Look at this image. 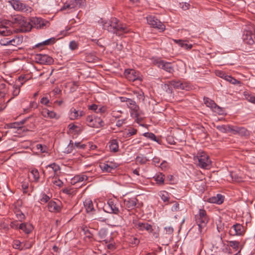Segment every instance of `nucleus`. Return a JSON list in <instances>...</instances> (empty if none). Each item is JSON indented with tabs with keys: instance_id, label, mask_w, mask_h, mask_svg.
Segmentation results:
<instances>
[{
	"instance_id": "nucleus-1",
	"label": "nucleus",
	"mask_w": 255,
	"mask_h": 255,
	"mask_svg": "<svg viewBox=\"0 0 255 255\" xmlns=\"http://www.w3.org/2000/svg\"><path fill=\"white\" fill-rule=\"evenodd\" d=\"M103 27L104 29L118 36H122L130 31V29L126 24L121 23L116 18H113L111 20L104 22Z\"/></svg>"
},
{
	"instance_id": "nucleus-2",
	"label": "nucleus",
	"mask_w": 255,
	"mask_h": 255,
	"mask_svg": "<svg viewBox=\"0 0 255 255\" xmlns=\"http://www.w3.org/2000/svg\"><path fill=\"white\" fill-rule=\"evenodd\" d=\"M195 219L198 226L199 232L201 234L205 231L207 224L209 220L206 211L204 209H200L198 213L195 215Z\"/></svg>"
},
{
	"instance_id": "nucleus-3",
	"label": "nucleus",
	"mask_w": 255,
	"mask_h": 255,
	"mask_svg": "<svg viewBox=\"0 0 255 255\" xmlns=\"http://www.w3.org/2000/svg\"><path fill=\"white\" fill-rule=\"evenodd\" d=\"M255 28L253 24L251 22H248L245 25L244 29V33L243 35V39L245 42L249 45H253L255 43Z\"/></svg>"
},
{
	"instance_id": "nucleus-4",
	"label": "nucleus",
	"mask_w": 255,
	"mask_h": 255,
	"mask_svg": "<svg viewBox=\"0 0 255 255\" xmlns=\"http://www.w3.org/2000/svg\"><path fill=\"white\" fill-rule=\"evenodd\" d=\"M194 160L198 161V165L201 168L208 169L211 166V161L209 159L207 154L203 151L198 152L196 156H195Z\"/></svg>"
},
{
	"instance_id": "nucleus-5",
	"label": "nucleus",
	"mask_w": 255,
	"mask_h": 255,
	"mask_svg": "<svg viewBox=\"0 0 255 255\" xmlns=\"http://www.w3.org/2000/svg\"><path fill=\"white\" fill-rule=\"evenodd\" d=\"M87 125L92 128H99L104 126L105 124L103 120L95 116H88L86 118Z\"/></svg>"
},
{
	"instance_id": "nucleus-6",
	"label": "nucleus",
	"mask_w": 255,
	"mask_h": 255,
	"mask_svg": "<svg viewBox=\"0 0 255 255\" xmlns=\"http://www.w3.org/2000/svg\"><path fill=\"white\" fill-rule=\"evenodd\" d=\"M13 8L18 11H20L25 13H29L31 11V8L28 5L22 3L18 0H11L9 1Z\"/></svg>"
},
{
	"instance_id": "nucleus-7",
	"label": "nucleus",
	"mask_w": 255,
	"mask_h": 255,
	"mask_svg": "<svg viewBox=\"0 0 255 255\" xmlns=\"http://www.w3.org/2000/svg\"><path fill=\"white\" fill-rule=\"evenodd\" d=\"M147 23L152 27L163 31L165 29V26L159 20L154 16L150 15L147 17Z\"/></svg>"
},
{
	"instance_id": "nucleus-8",
	"label": "nucleus",
	"mask_w": 255,
	"mask_h": 255,
	"mask_svg": "<svg viewBox=\"0 0 255 255\" xmlns=\"http://www.w3.org/2000/svg\"><path fill=\"white\" fill-rule=\"evenodd\" d=\"M126 78L129 81H135L136 80L142 81V76L138 71L133 69H128L125 71Z\"/></svg>"
},
{
	"instance_id": "nucleus-9",
	"label": "nucleus",
	"mask_w": 255,
	"mask_h": 255,
	"mask_svg": "<svg viewBox=\"0 0 255 255\" xmlns=\"http://www.w3.org/2000/svg\"><path fill=\"white\" fill-rule=\"evenodd\" d=\"M156 65L158 68L170 74H173L174 72V67L170 62L160 60L156 61Z\"/></svg>"
},
{
	"instance_id": "nucleus-10",
	"label": "nucleus",
	"mask_w": 255,
	"mask_h": 255,
	"mask_svg": "<svg viewBox=\"0 0 255 255\" xmlns=\"http://www.w3.org/2000/svg\"><path fill=\"white\" fill-rule=\"evenodd\" d=\"M134 227L139 231H146L151 233L153 231L152 226L147 222L134 221Z\"/></svg>"
},
{
	"instance_id": "nucleus-11",
	"label": "nucleus",
	"mask_w": 255,
	"mask_h": 255,
	"mask_svg": "<svg viewBox=\"0 0 255 255\" xmlns=\"http://www.w3.org/2000/svg\"><path fill=\"white\" fill-rule=\"evenodd\" d=\"M108 205L111 209L110 213L117 215L120 213L121 204L119 201L116 199H110L108 201Z\"/></svg>"
},
{
	"instance_id": "nucleus-12",
	"label": "nucleus",
	"mask_w": 255,
	"mask_h": 255,
	"mask_svg": "<svg viewBox=\"0 0 255 255\" xmlns=\"http://www.w3.org/2000/svg\"><path fill=\"white\" fill-rule=\"evenodd\" d=\"M244 232V227L240 224L233 225L229 231V234L232 236H241Z\"/></svg>"
},
{
	"instance_id": "nucleus-13",
	"label": "nucleus",
	"mask_w": 255,
	"mask_h": 255,
	"mask_svg": "<svg viewBox=\"0 0 255 255\" xmlns=\"http://www.w3.org/2000/svg\"><path fill=\"white\" fill-rule=\"evenodd\" d=\"M138 201V199L135 197L128 198L124 199V205L126 208L129 211L136 207Z\"/></svg>"
},
{
	"instance_id": "nucleus-14",
	"label": "nucleus",
	"mask_w": 255,
	"mask_h": 255,
	"mask_svg": "<svg viewBox=\"0 0 255 255\" xmlns=\"http://www.w3.org/2000/svg\"><path fill=\"white\" fill-rule=\"evenodd\" d=\"M32 29V24L30 21L27 20L25 17L17 30L21 32H26L30 31Z\"/></svg>"
},
{
	"instance_id": "nucleus-15",
	"label": "nucleus",
	"mask_w": 255,
	"mask_h": 255,
	"mask_svg": "<svg viewBox=\"0 0 255 255\" xmlns=\"http://www.w3.org/2000/svg\"><path fill=\"white\" fill-rule=\"evenodd\" d=\"M232 133L242 136H247L249 135V132L246 128L236 126H233Z\"/></svg>"
},
{
	"instance_id": "nucleus-16",
	"label": "nucleus",
	"mask_w": 255,
	"mask_h": 255,
	"mask_svg": "<svg viewBox=\"0 0 255 255\" xmlns=\"http://www.w3.org/2000/svg\"><path fill=\"white\" fill-rule=\"evenodd\" d=\"M48 210L51 212L58 213L61 211V206L59 202L57 203L54 201H50L47 205Z\"/></svg>"
},
{
	"instance_id": "nucleus-17",
	"label": "nucleus",
	"mask_w": 255,
	"mask_h": 255,
	"mask_svg": "<svg viewBox=\"0 0 255 255\" xmlns=\"http://www.w3.org/2000/svg\"><path fill=\"white\" fill-rule=\"evenodd\" d=\"M31 24L32 26H36L37 28H41L45 25V21L40 17H32L30 19Z\"/></svg>"
},
{
	"instance_id": "nucleus-18",
	"label": "nucleus",
	"mask_w": 255,
	"mask_h": 255,
	"mask_svg": "<svg viewBox=\"0 0 255 255\" xmlns=\"http://www.w3.org/2000/svg\"><path fill=\"white\" fill-rule=\"evenodd\" d=\"M36 59L40 64H49L51 62L52 58L47 55L37 54Z\"/></svg>"
},
{
	"instance_id": "nucleus-19",
	"label": "nucleus",
	"mask_w": 255,
	"mask_h": 255,
	"mask_svg": "<svg viewBox=\"0 0 255 255\" xmlns=\"http://www.w3.org/2000/svg\"><path fill=\"white\" fill-rule=\"evenodd\" d=\"M100 167L103 172H111L113 170L117 168V165L114 163L110 164L102 163L100 165Z\"/></svg>"
},
{
	"instance_id": "nucleus-20",
	"label": "nucleus",
	"mask_w": 255,
	"mask_h": 255,
	"mask_svg": "<svg viewBox=\"0 0 255 255\" xmlns=\"http://www.w3.org/2000/svg\"><path fill=\"white\" fill-rule=\"evenodd\" d=\"M70 119L74 120L78 119L79 118L85 115L84 112L83 111H78L75 108H72L70 109Z\"/></svg>"
},
{
	"instance_id": "nucleus-21",
	"label": "nucleus",
	"mask_w": 255,
	"mask_h": 255,
	"mask_svg": "<svg viewBox=\"0 0 255 255\" xmlns=\"http://www.w3.org/2000/svg\"><path fill=\"white\" fill-rule=\"evenodd\" d=\"M128 102L127 104L128 107L130 109L131 111L134 112L135 113L136 117L138 116L137 112L138 111L139 108V106L136 104V102L132 99L128 101Z\"/></svg>"
},
{
	"instance_id": "nucleus-22",
	"label": "nucleus",
	"mask_w": 255,
	"mask_h": 255,
	"mask_svg": "<svg viewBox=\"0 0 255 255\" xmlns=\"http://www.w3.org/2000/svg\"><path fill=\"white\" fill-rule=\"evenodd\" d=\"M108 234L107 230L106 229H101L98 232V236L100 239V242H104L105 244H108L109 242H111V240L106 239L105 238Z\"/></svg>"
},
{
	"instance_id": "nucleus-23",
	"label": "nucleus",
	"mask_w": 255,
	"mask_h": 255,
	"mask_svg": "<svg viewBox=\"0 0 255 255\" xmlns=\"http://www.w3.org/2000/svg\"><path fill=\"white\" fill-rule=\"evenodd\" d=\"M224 201V196L221 194H218L216 197H212L209 198V202L213 203H216L220 205Z\"/></svg>"
},
{
	"instance_id": "nucleus-24",
	"label": "nucleus",
	"mask_w": 255,
	"mask_h": 255,
	"mask_svg": "<svg viewBox=\"0 0 255 255\" xmlns=\"http://www.w3.org/2000/svg\"><path fill=\"white\" fill-rule=\"evenodd\" d=\"M24 18V17L20 15H16L11 18V22L18 28L21 22H23Z\"/></svg>"
},
{
	"instance_id": "nucleus-25",
	"label": "nucleus",
	"mask_w": 255,
	"mask_h": 255,
	"mask_svg": "<svg viewBox=\"0 0 255 255\" xmlns=\"http://www.w3.org/2000/svg\"><path fill=\"white\" fill-rule=\"evenodd\" d=\"M171 85L174 88L177 89H180L182 90H188V86L186 83H182L180 81H172L171 82Z\"/></svg>"
},
{
	"instance_id": "nucleus-26",
	"label": "nucleus",
	"mask_w": 255,
	"mask_h": 255,
	"mask_svg": "<svg viewBox=\"0 0 255 255\" xmlns=\"http://www.w3.org/2000/svg\"><path fill=\"white\" fill-rule=\"evenodd\" d=\"M119 143L117 139H114L109 142V148L111 152H117L119 150Z\"/></svg>"
},
{
	"instance_id": "nucleus-27",
	"label": "nucleus",
	"mask_w": 255,
	"mask_h": 255,
	"mask_svg": "<svg viewBox=\"0 0 255 255\" xmlns=\"http://www.w3.org/2000/svg\"><path fill=\"white\" fill-rule=\"evenodd\" d=\"M232 127H233V126H231L230 125H227L217 126L216 127V128L220 131H221V132H223V133H228V132L232 133Z\"/></svg>"
},
{
	"instance_id": "nucleus-28",
	"label": "nucleus",
	"mask_w": 255,
	"mask_h": 255,
	"mask_svg": "<svg viewBox=\"0 0 255 255\" xmlns=\"http://www.w3.org/2000/svg\"><path fill=\"white\" fill-rule=\"evenodd\" d=\"M19 229L22 230L26 234H28L32 231L33 227L30 224L21 223L19 226Z\"/></svg>"
},
{
	"instance_id": "nucleus-29",
	"label": "nucleus",
	"mask_w": 255,
	"mask_h": 255,
	"mask_svg": "<svg viewBox=\"0 0 255 255\" xmlns=\"http://www.w3.org/2000/svg\"><path fill=\"white\" fill-rule=\"evenodd\" d=\"M10 41L9 45L16 46L22 43L23 38L15 36L13 38H10Z\"/></svg>"
},
{
	"instance_id": "nucleus-30",
	"label": "nucleus",
	"mask_w": 255,
	"mask_h": 255,
	"mask_svg": "<svg viewBox=\"0 0 255 255\" xmlns=\"http://www.w3.org/2000/svg\"><path fill=\"white\" fill-rule=\"evenodd\" d=\"M84 205L88 213L92 212L94 210L93 202L91 200H86L84 202Z\"/></svg>"
},
{
	"instance_id": "nucleus-31",
	"label": "nucleus",
	"mask_w": 255,
	"mask_h": 255,
	"mask_svg": "<svg viewBox=\"0 0 255 255\" xmlns=\"http://www.w3.org/2000/svg\"><path fill=\"white\" fill-rule=\"evenodd\" d=\"M164 175L163 174L161 173H159L157 174H156L154 177L153 178L154 179L155 181L156 182V183L159 185H162L164 184Z\"/></svg>"
},
{
	"instance_id": "nucleus-32",
	"label": "nucleus",
	"mask_w": 255,
	"mask_h": 255,
	"mask_svg": "<svg viewBox=\"0 0 255 255\" xmlns=\"http://www.w3.org/2000/svg\"><path fill=\"white\" fill-rule=\"evenodd\" d=\"M143 135L144 136H145L148 138L151 139V140H152L154 141H156L158 143H160L161 140L159 138L157 137L156 136V135L153 133L145 132V133H143Z\"/></svg>"
},
{
	"instance_id": "nucleus-33",
	"label": "nucleus",
	"mask_w": 255,
	"mask_h": 255,
	"mask_svg": "<svg viewBox=\"0 0 255 255\" xmlns=\"http://www.w3.org/2000/svg\"><path fill=\"white\" fill-rule=\"evenodd\" d=\"M55 42V38L54 37L49 38L42 42L39 43L35 45V47H39L43 45H49L53 44Z\"/></svg>"
},
{
	"instance_id": "nucleus-34",
	"label": "nucleus",
	"mask_w": 255,
	"mask_h": 255,
	"mask_svg": "<svg viewBox=\"0 0 255 255\" xmlns=\"http://www.w3.org/2000/svg\"><path fill=\"white\" fill-rule=\"evenodd\" d=\"M30 173L33 177L32 181L38 182L39 179V173L38 170L35 168L32 169Z\"/></svg>"
},
{
	"instance_id": "nucleus-35",
	"label": "nucleus",
	"mask_w": 255,
	"mask_h": 255,
	"mask_svg": "<svg viewBox=\"0 0 255 255\" xmlns=\"http://www.w3.org/2000/svg\"><path fill=\"white\" fill-rule=\"evenodd\" d=\"M204 102L207 107H210L212 109V110L215 106H216L217 105L214 101L211 100L209 98H204Z\"/></svg>"
},
{
	"instance_id": "nucleus-36",
	"label": "nucleus",
	"mask_w": 255,
	"mask_h": 255,
	"mask_svg": "<svg viewBox=\"0 0 255 255\" xmlns=\"http://www.w3.org/2000/svg\"><path fill=\"white\" fill-rule=\"evenodd\" d=\"M226 80L234 85H239L240 86L242 85V82L234 78L230 75H228L226 77Z\"/></svg>"
},
{
	"instance_id": "nucleus-37",
	"label": "nucleus",
	"mask_w": 255,
	"mask_h": 255,
	"mask_svg": "<svg viewBox=\"0 0 255 255\" xmlns=\"http://www.w3.org/2000/svg\"><path fill=\"white\" fill-rule=\"evenodd\" d=\"M48 167H50L52 169L54 172V175L53 177V179L56 176V175L57 174V172L60 170V167L59 165L56 164L55 163H52L50 164H49L46 166V168Z\"/></svg>"
},
{
	"instance_id": "nucleus-38",
	"label": "nucleus",
	"mask_w": 255,
	"mask_h": 255,
	"mask_svg": "<svg viewBox=\"0 0 255 255\" xmlns=\"http://www.w3.org/2000/svg\"><path fill=\"white\" fill-rule=\"evenodd\" d=\"M0 33L3 36H8L12 33L10 29H8V27L6 26H3L0 27Z\"/></svg>"
},
{
	"instance_id": "nucleus-39",
	"label": "nucleus",
	"mask_w": 255,
	"mask_h": 255,
	"mask_svg": "<svg viewBox=\"0 0 255 255\" xmlns=\"http://www.w3.org/2000/svg\"><path fill=\"white\" fill-rule=\"evenodd\" d=\"M240 243L237 241H231L228 242V246L237 251L240 247Z\"/></svg>"
},
{
	"instance_id": "nucleus-40",
	"label": "nucleus",
	"mask_w": 255,
	"mask_h": 255,
	"mask_svg": "<svg viewBox=\"0 0 255 255\" xmlns=\"http://www.w3.org/2000/svg\"><path fill=\"white\" fill-rule=\"evenodd\" d=\"M97 59V57L91 53L87 54L85 57L86 61L88 62H94Z\"/></svg>"
},
{
	"instance_id": "nucleus-41",
	"label": "nucleus",
	"mask_w": 255,
	"mask_h": 255,
	"mask_svg": "<svg viewBox=\"0 0 255 255\" xmlns=\"http://www.w3.org/2000/svg\"><path fill=\"white\" fill-rule=\"evenodd\" d=\"M23 242H21L18 240H15L13 241V247L15 249H18L22 251V246Z\"/></svg>"
},
{
	"instance_id": "nucleus-42",
	"label": "nucleus",
	"mask_w": 255,
	"mask_h": 255,
	"mask_svg": "<svg viewBox=\"0 0 255 255\" xmlns=\"http://www.w3.org/2000/svg\"><path fill=\"white\" fill-rule=\"evenodd\" d=\"M134 94L136 95L137 98L139 100L143 101L144 100V93L142 91H134Z\"/></svg>"
},
{
	"instance_id": "nucleus-43",
	"label": "nucleus",
	"mask_w": 255,
	"mask_h": 255,
	"mask_svg": "<svg viewBox=\"0 0 255 255\" xmlns=\"http://www.w3.org/2000/svg\"><path fill=\"white\" fill-rule=\"evenodd\" d=\"M136 161L141 164H145L149 160L146 157L143 156H137L136 158Z\"/></svg>"
},
{
	"instance_id": "nucleus-44",
	"label": "nucleus",
	"mask_w": 255,
	"mask_h": 255,
	"mask_svg": "<svg viewBox=\"0 0 255 255\" xmlns=\"http://www.w3.org/2000/svg\"><path fill=\"white\" fill-rule=\"evenodd\" d=\"M244 96L248 101L255 104V96L246 93H245Z\"/></svg>"
},
{
	"instance_id": "nucleus-45",
	"label": "nucleus",
	"mask_w": 255,
	"mask_h": 255,
	"mask_svg": "<svg viewBox=\"0 0 255 255\" xmlns=\"http://www.w3.org/2000/svg\"><path fill=\"white\" fill-rule=\"evenodd\" d=\"M68 128H69V130L71 131H75L76 132H79L80 131V129L79 128L74 125V124H70L68 125Z\"/></svg>"
},
{
	"instance_id": "nucleus-46",
	"label": "nucleus",
	"mask_w": 255,
	"mask_h": 255,
	"mask_svg": "<svg viewBox=\"0 0 255 255\" xmlns=\"http://www.w3.org/2000/svg\"><path fill=\"white\" fill-rule=\"evenodd\" d=\"M75 148V147L74 146V143H73L72 140H70V142L66 148L67 152L71 153L73 151V149Z\"/></svg>"
},
{
	"instance_id": "nucleus-47",
	"label": "nucleus",
	"mask_w": 255,
	"mask_h": 255,
	"mask_svg": "<svg viewBox=\"0 0 255 255\" xmlns=\"http://www.w3.org/2000/svg\"><path fill=\"white\" fill-rule=\"evenodd\" d=\"M32 245L33 243L31 242L25 241V242H23L22 246V250L31 248L32 246Z\"/></svg>"
},
{
	"instance_id": "nucleus-48",
	"label": "nucleus",
	"mask_w": 255,
	"mask_h": 255,
	"mask_svg": "<svg viewBox=\"0 0 255 255\" xmlns=\"http://www.w3.org/2000/svg\"><path fill=\"white\" fill-rule=\"evenodd\" d=\"M10 41V38L4 37L0 40V44L3 46H8Z\"/></svg>"
},
{
	"instance_id": "nucleus-49",
	"label": "nucleus",
	"mask_w": 255,
	"mask_h": 255,
	"mask_svg": "<svg viewBox=\"0 0 255 255\" xmlns=\"http://www.w3.org/2000/svg\"><path fill=\"white\" fill-rule=\"evenodd\" d=\"M215 73L217 76L224 79L225 80H226V77L228 76V75H227L224 71L221 70H216Z\"/></svg>"
},
{
	"instance_id": "nucleus-50",
	"label": "nucleus",
	"mask_w": 255,
	"mask_h": 255,
	"mask_svg": "<svg viewBox=\"0 0 255 255\" xmlns=\"http://www.w3.org/2000/svg\"><path fill=\"white\" fill-rule=\"evenodd\" d=\"M79 44L78 42L73 40L70 42L69 48L72 50H74L78 48Z\"/></svg>"
},
{
	"instance_id": "nucleus-51",
	"label": "nucleus",
	"mask_w": 255,
	"mask_h": 255,
	"mask_svg": "<svg viewBox=\"0 0 255 255\" xmlns=\"http://www.w3.org/2000/svg\"><path fill=\"white\" fill-rule=\"evenodd\" d=\"M161 198L162 200L164 202H166L169 201V198L168 197V193L165 191H163L162 193H161L160 195Z\"/></svg>"
},
{
	"instance_id": "nucleus-52",
	"label": "nucleus",
	"mask_w": 255,
	"mask_h": 255,
	"mask_svg": "<svg viewBox=\"0 0 255 255\" xmlns=\"http://www.w3.org/2000/svg\"><path fill=\"white\" fill-rule=\"evenodd\" d=\"M26 121V119H25L21 121L20 122L14 123L12 124V126L11 127L13 128H20Z\"/></svg>"
},
{
	"instance_id": "nucleus-53",
	"label": "nucleus",
	"mask_w": 255,
	"mask_h": 255,
	"mask_svg": "<svg viewBox=\"0 0 255 255\" xmlns=\"http://www.w3.org/2000/svg\"><path fill=\"white\" fill-rule=\"evenodd\" d=\"M12 95L13 98L17 96L20 92V87L19 86H14L13 87Z\"/></svg>"
},
{
	"instance_id": "nucleus-54",
	"label": "nucleus",
	"mask_w": 255,
	"mask_h": 255,
	"mask_svg": "<svg viewBox=\"0 0 255 255\" xmlns=\"http://www.w3.org/2000/svg\"><path fill=\"white\" fill-rule=\"evenodd\" d=\"M86 145L85 144H82L80 142H76L74 143L75 148L84 149L86 148Z\"/></svg>"
},
{
	"instance_id": "nucleus-55",
	"label": "nucleus",
	"mask_w": 255,
	"mask_h": 255,
	"mask_svg": "<svg viewBox=\"0 0 255 255\" xmlns=\"http://www.w3.org/2000/svg\"><path fill=\"white\" fill-rule=\"evenodd\" d=\"M36 148L38 150H40V151L42 153L46 152L47 147L45 145H42L41 144H38L36 145Z\"/></svg>"
},
{
	"instance_id": "nucleus-56",
	"label": "nucleus",
	"mask_w": 255,
	"mask_h": 255,
	"mask_svg": "<svg viewBox=\"0 0 255 255\" xmlns=\"http://www.w3.org/2000/svg\"><path fill=\"white\" fill-rule=\"evenodd\" d=\"M47 118L53 119L56 118V114L52 111L47 109Z\"/></svg>"
},
{
	"instance_id": "nucleus-57",
	"label": "nucleus",
	"mask_w": 255,
	"mask_h": 255,
	"mask_svg": "<svg viewBox=\"0 0 255 255\" xmlns=\"http://www.w3.org/2000/svg\"><path fill=\"white\" fill-rule=\"evenodd\" d=\"M76 178L78 182H82L88 179V177L84 175L82 176H77Z\"/></svg>"
},
{
	"instance_id": "nucleus-58",
	"label": "nucleus",
	"mask_w": 255,
	"mask_h": 255,
	"mask_svg": "<svg viewBox=\"0 0 255 255\" xmlns=\"http://www.w3.org/2000/svg\"><path fill=\"white\" fill-rule=\"evenodd\" d=\"M127 132L128 133V136H130V137L133 135H134L137 132V129L135 128H129L127 130Z\"/></svg>"
},
{
	"instance_id": "nucleus-59",
	"label": "nucleus",
	"mask_w": 255,
	"mask_h": 255,
	"mask_svg": "<svg viewBox=\"0 0 255 255\" xmlns=\"http://www.w3.org/2000/svg\"><path fill=\"white\" fill-rule=\"evenodd\" d=\"M171 210L173 212H177L179 211V204L175 202L171 208Z\"/></svg>"
},
{
	"instance_id": "nucleus-60",
	"label": "nucleus",
	"mask_w": 255,
	"mask_h": 255,
	"mask_svg": "<svg viewBox=\"0 0 255 255\" xmlns=\"http://www.w3.org/2000/svg\"><path fill=\"white\" fill-rule=\"evenodd\" d=\"M213 110L215 112L217 113L219 115L222 114L223 110L222 108H221L219 106H218L217 105H216V106H215Z\"/></svg>"
},
{
	"instance_id": "nucleus-61",
	"label": "nucleus",
	"mask_w": 255,
	"mask_h": 255,
	"mask_svg": "<svg viewBox=\"0 0 255 255\" xmlns=\"http://www.w3.org/2000/svg\"><path fill=\"white\" fill-rule=\"evenodd\" d=\"M52 183L56 186L61 187L63 185V182L60 179L52 181Z\"/></svg>"
},
{
	"instance_id": "nucleus-62",
	"label": "nucleus",
	"mask_w": 255,
	"mask_h": 255,
	"mask_svg": "<svg viewBox=\"0 0 255 255\" xmlns=\"http://www.w3.org/2000/svg\"><path fill=\"white\" fill-rule=\"evenodd\" d=\"M40 103L42 104H43V105L47 106L48 104L49 103V100L46 97H43L40 100Z\"/></svg>"
},
{
	"instance_id": "nucleus-63",
	"label": "nucleus",
	"mask_w": 255,
	"mask_h": 255,
	"mask_svg": "<svg viewBox=\"0 0 255 255\" xmlns=\"http://www.w3.org/2000/svg\"><path fill=\"white\" fill-rule=\"evenodd\" d=\"M164 230L166 231V233L168 234H172L174 231L173 227L171 226L165 227Z\"/></svg>"
},
{
	"instance_id": "nucleus-64",
	"label": "nucleus",
	"mask_w": 255,
	"mask_h": 255,
	"mask_svg": "<svg viewBox=\"0 0 255 255\" xmlns=\"http://www.w3.org/2000/svg\"><path fill=\"white\" fill-rule=\"evenodd\" d=\"M16 216H17V218H18V219L20 221H22V220H23L25 218V216L21 212H19V213H17L16 214Z\"/></svg>"
}]
</instances>
